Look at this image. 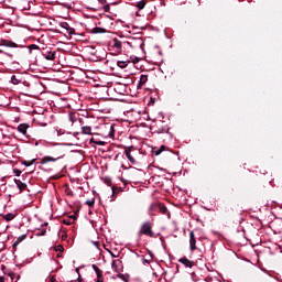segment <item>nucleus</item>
<instances>
[{"mask_svg": "<svg viewBox=\"0 0 282 282\" xmlns=\"http://www.w3.org/2000/svg\"><path fill=\"white\" fill-rule=\"evenodd\" d=\"M111 269L113 270V272H116L117 274H120V272H122V260L120 259H116L112 260L111 262Z\"/></svg>", "mask_w": 282, "mask_h": 282, "instance_id": "39448f33", "label": "nucleus"}, {"mask_svg": "<svg viewBox=\"0 0 282 282\" xmlns=\"http://www.w3.org/2000/svg\"><path fill=\"white\" fill-rule=\"evenodd\" d=\"M148 82H149V76L148 75H141L140 80H139V85H138V89H140V87H144V85H147Z\"/></svg>", "mask_w": 282, "mask_h": 282, "instance_id": "f3484780", "label": "nucleus"}, {"mask_svg": "<svg viewBox=\"0 0 282 282\" xmlns=\"http://www.w3.org/2000/svg\"><path fill=\"white\" fill-rule=\"evenodd\" d=\"M180 263H183L185 268H193V261L186 259V258H181Z\"/></svg>", "mask_w": 282, "mask_h": 282, "instance_id": "aec40b11", "label": "nucleus"}, {"mask_svg": "<svg viewBox=\"0 0 282 282\" xmlns=\"http://www.w3.org/2000/svg\"><path fill=\"white\" fill-rule=\"evenodd\" d=\"M129 63H131V61H129V59H126V61L119 59V61H117V65L121 69H124V67H128Z\"/></svg>", "mask_w": 282, "mask_h": 282, "instance_id": "6ab92c4d", "label": "nucleus"}, {"mask_svg": "<svg viewBox=\"0 0 282 282\" xmlns=\"http://www.w3.org/2000/svg\"><path fill=\"white\" fill-rule=\"evenodd\" d=\"M138 237H155V232L153 231V223L144 221L138 231Z\"/></svg>", "mask_w": 282, "mask_h": 282, "instance_id": "7ed1b4c3", "label": "nucleus"}, {"mask_svg": "<svg viewBox=\"0 0 282 282\" xmlns=\"http://www.w3.org/2000/svg\"><path fill=\"white\" fill-rule=\"evenodd\" d=\"M1 52V54H4V56H9V58H12V54H10V53H8V52H3V51H0Z\"/></svg>", "mask_w": 282, "mask_h": 282, "instance_id": "2f4dec72", "label": "nucleus"}, {"mask_svg": "<svg viewBox=\"0 0 282 282\" xmlns=\"http://www.w3.org/2000/svg\"><path fill=\"white\" fill-rule=\"evenodd\" d=\"M64 224L69 225V223H68V221H65V220H64Z\"/></svg>", "mask_w": 282, "mask_h": 282, "instance_id": "c03bdc74", "label": "nucleus"}, {"mask_svg": "<svg viewBox=\"0 0 282 282\" xmlns=\"http://www.w3.org/2000/svg\"><path fill=\"white\" fill-rule=\"evenodd\" d=\"M0 282H6V276L0 275Z\"/></svg>", "mask_w": 282, "mask_h": 282, "instance_id": "c9c22d12", "label": "nucleus"}, {"mask_svg": "<svg viewBox=\"0 0 282 282\" xmlns=\"http://www.w3.org/2000/svg\"><path fill=\"white\" fill-rule=\"evenodd\" d=\"M57 159L52 158V156H44L42 159V164H47V162H56Z\"/></svg>", "mask_w": 282, "mask_h": 282, "instance_id": "5701e85b", "label": "nucleus"}, {"mask_svg": "<svg viewBox=\"0 0 282 282\" xmlns=\"http://www.w3.org/2000/svg\"><path fill=\"white\" fill-rule=\"evenodd\" d=\"M113 133H116L113 124H104L101 127V135L104 138H113Z\"/></svg>", "mask_w": 282, "mask_h": 282, "instance_id": "20e7f679", "label": "nucleus"}, {"mask_svg": "<svg viewBox=\"0 0 282 282\" xmlns=\"http://www.w3.org/2000/svg\"><path fill=\"white\" fill-rule=\"evenodd\" d=\"M59 26L65 30L69 36H72L73 34H76V30L72 26H69V24L67 22H62L59 23Z\"/></svg>", "mask_w": 282, "mask_h": 282, "instance_id": "6e6552de", "label": "nucleus"}, {"mask_svg": "<svg viewBox=\"0 0 282 282\" xmlns=\"http://www.w3.org/2000/svg\"><path fill=\"white\" fill-rule=\"evenodd\" d=\"M159 213H161L162 215H166V207L163 206L162 204H160V208H158Z\"/></svg>", "mask_w": 282, "mask_h": 282, "instance_id": "bb28decb", "label": "nucleus"}, {"mask_svg": "<svg viewBox=\"0 0 282 282\" xmlns=\"http://www.w3.org/2000/svg\"><path fill=\"white\" fill-rule=\"evenodd\" d=\"M57 250H63V247H61V246H59V247H57Z\"/></svg>", "mask_w": 282, "mask_h": 282, "instance_id": "a19ab883", "label": "nucleus"}, {"mask_svg": "<svg viewBox=\"0 0 282 282\" xmlns=\"http://www.w3.org/2000/svg\"><path fill=\"white\" fill-rule=\"evenodd\" d=\"M112 47H115L116 52H118V54H122V47H124V42H121L118 39H113L112 40Z\"/></svg>", "mask_w": 282, "mask_h": 282, "instance_id": "423d86ee", "label": "nucleus"}, {"mask_svg": "<svg viewBox=\"0 0 282 282\" xmlns=\"http://www.w3.org/2000/svg\"><path fill=\"white\" fill-rule=\"evenodd\" d=\"M44 58H46V61H55L56 58V52L55 51H50L46 54H43Z\"/></svg>", "mask_w": 282, "mask_h": 282, "instance_id": "a211bd4d", "label": "nucleus"}, {"mask_svg": "<svg viewBox=\"0 0 282 282\" xmlns=\"http://www.w3.org/2000/svg\"><path fill=\"white\" fill-rule=\"evenodd\" d=\"M0 164H1V160H0Z\"/></svg>", "mask_w": 282, "mask_h": 282, "instance_id": "a18cd8bd", "label": "nucleus"}, {"mask_svg": "<svg viewBox=\"0 0 282 282\" xmlns=\"http://www.w3.org/2000/svg\"><path fill=\"white\" fill-rule=\"evenodd\" d=\"M23 165H24V166H32V162H30V161H24V162H23Z\"/></svg>", "mask_w": 282, "mask_h": 282, "instance_id": "f704fd0d", "label": "nucleus"}, {"mask_svg": "<svg viewBox=\"0 0 282 282\" xmlns=\"http://www.w3.org/2000/svg\"><path fill=\"white\" fill-rule=\"evenodd\" d=\"M82 133L83 135H93L91 127L89 126L82 127Z\"/></svg>", "mask_w": 282, "mask_h": 282, "instance_id": "412c9836", "label": "nucleus"}, {"mask_svg": "<svg viewBox=\"0 0 282 282\" xmlns=\"http://www.w3.org/2000/svg\"><path fill=\"white\" fill-rule=\"evenodd\" d=\"M142 263H143V265H149L151 263V261H149V260L143 258L142 259Z\"/></svg>", "mask_w": 282, "mask_h": 282, "instance_id": "72a5a7b5", "label": "nucleus"}, {"mask_svg": "<svg viewBox=\"0 0 282 282\" xmlns=\"http://www.w3.org/2000/svg\"><path fill=\"white\" fill-rule=\"evenodd\" d=\"M96 144H102V142H95Z\"/></svg>", "mask_w": 282, "mask_h": 282, "instance_id": "37998d69", "label": "nucleus"}, {"mask_svg": "<svg viewBox=\"0 0 282 282\" xmlns=\"http://www.w3.org/2000/svg\"><path fill=\"white\" fill-rule=\"evenodd\" d=\"M15 185L18 186L20 193H23V191H25V188H28V184L21 182V180H14Z\"/></svg>", "mask_w": 282, "mask_h": 282, "instance_id": "4468645a", "label": "nucleus"}, {"mask_svg": "<svg viewBox=\"0 0 282 282\" xmlns=\"http://www.w3.org/2000/svg\"><path fill=\"white\" fill-rule=\"evenodd\" d=\"M105 12H111V7L109 4L104 6Z\"/></svg>", "mask_w": 282, "mask_h": 282, "instance_id": "c756f323", "label": "nucleus"}, {"mask_svg": "<svg viewBox=\"0 0 282 282\" xmlns=\"http://www.w3.org/2000/svg\"><path fill=\"white\" fill-rule=\"evenodd\" d=\"M0 45L2 47H12V48L19 47V44H17L15 42H12V40H1Z\"/></svg>", "mask_w": 282, "mask_h": 282, "instance_id": "1a4fd4ad", "label": "nucleus"}, {"mask_svg": "<svg viewBox=\"0 0 282 282\" xmlns=\"http://www.w3.org/2000/svg\"><path fill=\"white\" fill-rule=\"evenodd\" d=\"M158 208H160V204L153 203L149 206L148 210L151 217H153V213H158Z\"/></svg>", "mask_w": 282, "mask_h": 282, "instance_id": "2eb2a0df", "label": "nucleus"}, {"mask_svg": "<svg viewBox=\"0 0 282 282\" xmlns=\"http://www.w3.org/2000/svg\"><path fill=\"white\" fill-rule=\"evenodd\" d=\"M93 270L97 274V282H105V278L102 276V270H100V268H98V265L96 264H93Z\"/></svg>", "mask_w": 282, "mask_h": 282, "instance_id": "9d476101", "label": "nucleus"}, {"mask_svg": "<svg viewBox=\"0 0 282 282\" xmlns=\"http://www.w3.org/2000/svg\"><path fill=\"white\" fill-rule=\"evenodd\" d=\"M163 151H166V147L161 145L160 149H158V150L154 151V154H155V155H160Z\"/></svg>", "mask_w": 282, "mask_h": 282, "instance_id": "a878e982", "label": "nucleus"}, {"mask_svg": "<svg viewBox=\"0 0 282 282\" xmlns=\"http://www.w3.org/2000/svg\"><path fill=\"white\" fill-rule=\"evenodd\" d=\"M93 246H95V248H97V250H100V242L93 241Z\"/></svg>", "mask_w": 282, "mask_h": 282, "instance_id": "7c9ffc66", "label": "nucleus"}, {"mask_svg": "<svg viewBox=\"0 0 282 282\" xmlns=\"http://www.w3.org/2000/svg\"><path fill=\"white\" fill-rule=\"evenodd\" d=\"M68 119H69V122H72V124H74V122H77V120L80 119V113H78V112H69L68 113Z\"/></svg>", "mask_w": 282, "mask_h": 282, "instance_id": "f8f14e48", "label": "nucleus"}, {"mask_svg": "<svg viewBox=\"0 0 282 282\" xmlns=\"http://www.w3.org/2000/svg\"><path fill=\"white\" fill-rule=\"evenodd\" d=\"M123 153L128 162H130V164H132L133 166L138 164V160H140V155H142V152L140 151V149L133 145L126 148Z\"/></svg>", "mask_w": 282, "mask_h": 282, "instance_id": "f03ea898", "label": "nucleus"}, {"mask_svg": "<svg viewBox=\"0 0 282 282\" xmlns=\"http://www.w3.org/2000/svg\"><path fill=\"white\" fill-rule=\"evenodd\" d=\"M108 186L111 184V180L107 181Z\"/></svg>", "mask_w": 282, "mask_h": 282, "instance_id": "58836bf2", "label": "nucleus"}, {"mask_svg": "<svg viewBox=\"0 0 282 282\" xmlns=\"http://www.w3.org/2000/svg\"><path fill=\"white\" fill-rule=\"evenodd\" d=\"M28 129H30V126L28 123H21L18 126L19 133H22V135H25L28 133Z\"/></svg>", "mask_w": 282, "mask_h": 282, "instance_id": "ddd939ff", "label": "nucleus"}, {"mask_svg": "<svg viewBox=\"0 0 282 282\" xmlns=\"http://www.w3.org/2000/svg\"><path fill=\"white\" fill-rule=\"evenodd\" d=\"M45 232H47V223L41 226V228L35 229L36 237H44Z\"/></svg>", "mask_w": 282, "mask_h": 282, "instance_id": "9b49d317", "label": "nucleus"}, {"mask_svg": "<svg viewBox=\"0 0 282 282\" xmlns=\"http://www.w3.org/2000/svg\"><path fill=\"white\" fill-rule=\"evenodd\" d=\"M29 53L32 54V52H34V50H40L39 45L36 44H31L28 46Z\"/></svg>", "mask_w": 282, "mask_h": 282, "instance_id": "b1692460", "label": "nucleus"}, {"mask_svg": "<svg viewBox=\"0 0 282 282\" xmlns=\"http://www.w3.org/2000/svg\"><path fill=\"white\" fill-rule=\"evenodd\" d=\"M123 47H130L135 54L144 53V40L142 37H130L129 41L123 42Z\"/></svg>", "mask_w": 282, "mask_h": 282, "instance_id": "f257e3e1", "label": "nucleus"}, {"mask_svg": "<svg viewBox=\"0 0 282 282\" xmlns=\"http://www.w3.org/2000/svg\"><path fill=\"white\" fill-rule=\"evenodd\" d=\"M109 253L111 254V257H116V254H113V252L109 251Z\"/></svg>", "mask_w": 282, "mask_h": 282, "instance_id": "ea45409f", "label": "nucleus"}, {"mask_svg": "<svg viewBox=\"0 0 282 282\" xmlns=\"http://www.w3.org/2000/svg\"><path fill=\"white\" fill-rule=\"evenodd\" d=\"M273 228H274L275 232L281 234L282 232V219H278V220L273 221Z\"/></svg>", "mask_w": 282, "mask_h": 282, "instance_id": "dca6fc26", "label": "nucleus"}, {"mask_svg": "<svg viewBox=\"0 0 282 282\" xmlns=\"http://www.w3.org/2000/svg\"><path fill=\"white\" fill-rule=\"evenodd\" d=\"M14 217H17V214H14V213H9V214L2 215V219H4V221H12V219H14Z\"/></svg>", "mask_w": 282, "mask_h": 282, "instance_id": "4be33fe9", "label": "nucleus"}, {"mask_svg": "<svg viewBox=\"0 0 282 282\" xmlns=\"http://www.w3.org/2000/svg\"><path fill=\"white\" fill-rule=\"evenodd\" d=\"M91 142H96V141H94V138L90 139V143H91Z\"/></svg>", "mask_w": 282, "mask_h": 282, "instance_id": "79ce46f5", "label": "nucleus"}, {"mask_svg": "<svg viewBox=\"0 0 282 282\" xmlns=\"http://www.w3.org/2000/svg\"><path fill=\"white\" fill-rule=\"evenodd\" d=\"M197 240L195 239V231L189 232V248L192 251L197 250Z\"/></svg>", "mask_w": 282, "mask_h": 282, "instance_id": "0eeeda50", "label": "nucleus"}, {"mask_svg": "<svg viewBox=\"0 0 282 282\" xmlns=\"http://www.w3.org/2000/svg\"><path fill=\"white\" fill-rule=\"evenodd\" d=\"M94 204H96L94 198L86 200V205L89 206V208L94 207Z\"/></svg>", "mask_w": 282, "mask_h": 282, "instance_id": "cd10ccee", "label": "nucleus"}, {"mask_svg": "<svg viewBox=\"0 0 282 282\" xmlns=\"http://www.w3.org/2000/svg\"><path fill=\"white\" fill-rule=\"evenodd\" d=\"M11 82L13 83V85H19V79H17V76H12L11 77Z\"/></svg>", "mask_w": 282, "mask_h": 282, "instance_id": "c85d7f7f", "label": "nucleus"}, {"mask_svg": "<svg viewBox=\"0 0 282 282\" xmlns=\"http://www.w3.org/2000/svg\"><path fill=\"white\" fill-rule=\"evenodd\" d=\"M14 174L17 177H21V170H14Z\"/></svg>", "mask_w": 282, "mask_h": 282, "instance_id": "473e14b6", "label": "nucleus"}, {"mask_svg": "<svg viewBox=\"0 0 282 282\" xmlns=\"http://www.w3.org/2000/svg\"><path fill=\"white\" fill-rule=\"evenodd\" d=\"M62 239H67V234L63 235Z\"/></svg>", "mask_w": 282, "mask_h": 282, "instance_id": "e433bc0d", "label": "nucleus"}, {"mask_svg": "<svg viewBox=\"0 0 282 282\" xmlns=\"http://www.w3.org/2000/svg\"><path fill=\"white\" fill-rule=\"evenodd\" d=\"M19 241H21V239H18V240L13 243V246H17V243H19Z\"/></svg>", "mask_w": 282, "mask_h": 282, "instance_id": "4c0bfd02", "label": "nucleus"}, {"mask_svg": "<svg viewBox=\"0 0 282 282\" xmlns=\"http://www.w3.org/2000/svg\"><path fill=\"white\" fill-rule=\"evenodd\" d=\"M145 6H147V2L144 0H141L138 2L137 8H139V10H144Z\"/></svg>", "mask_w": 282, "mask_h": 282, "instance_id": "393cba45", "label": "nucleus"}]
</instances>
